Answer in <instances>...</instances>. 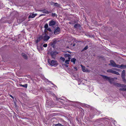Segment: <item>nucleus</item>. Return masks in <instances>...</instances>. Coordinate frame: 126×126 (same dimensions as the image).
I'll use <instances>...</instances> for the list:
<instances>
[{
	"instance_id": "f257e3e1",
	"label": "nucleus",
	"mask_w": 126,
	"mask_h": 126,
	"mask_svg": "<svg viewBox=\"0 0 126 126\" xmlns=\"http://www.w3.org/2000/svg\"><path fill=\"white\" fill-rule=\"evenodd\" d=\"M55 106V103L52 100H48L46 102V106L47 107H53Z\"/></svg>"
},
{
	"instance_id": "f03ea898",
	"label": "nucleus",
	"mask_w": 126,
	"mask_h": 126,
	"mask_svg": "<svg viewBox=\"0 0 126 126\" xmlns=\"http://www.w3.org/2000/svg\"><path fill=\"white\" fill-rule=\"evenodd\" d=\"M101 76L104 79L106 80H108L110 84L112 83V82L114 81V78H110L107 76L102 75H101Z\"/></svg>"
},
{
	"instance_id": "7ed1b4c3",
	"label": "nucleus",
	"mask_w": 126,
	"mask_h": 126,
	"mask_svg": "<svg viewBox=\"0 0 126 126\" xmlns=\"http://www.w3.org/2000/svg\"><path fill=\"white\" fill-rule=\"evenodd\" d=\"M48 62L50 65L56 67L58 65V63L57 61L55 60H52L50 59L48 60Z\"/></svg>"
},
{
	"instance_id": "20e7f679",
	"label": "nucleus",
	"mask_w": 126,
	"mask_h": 126,
	"mask_svg": "<svg viewBox=\"0 0 126 126\" xmlns=\"http://www.w3.org/2000/svg\"><path fill=\"white\" fill-rule=\"evenodd\" d=\"M58 52L55 51H51L50 52V54L52 58L55 59L56 57V55L58 54Z\"/></svg>"
},
{
	"instance_id": "39448f33",
	"label": "nucleus",
	"mask_w": 126,
	"mask_h": 126,
	"mask_svg": "<svg viewBox=\"0 0 126 126\" xmlns=\"http://www.w3.org/2000/svg\"><path fill=\"white\" fill-rule=\"evenodd\" d=\"M60 29L59 27H57L55 28L54 32V33L56 35L59 33L60 32Z\"/></svg>"
},
{
	"instance_id": "423d86ee",
	"label": "nucleus",
	"mask_w": 126,
	"mask_h": 126,
	"mask_svg": "<svg viewBox=\"0 0 126 126\" xmlns=\"http://www.w3.org/2000/svg\"><path fill=\"white\" fill-rule=\"evenodd\" d=\"M44 35V34H42L41 35H40L38 38H37V40L36 41V43H38L41 40L43 39V35Z\"/></svg>"
},
{
	"instance_id": "0eeeda50",
	"label": "nucleus",
	"mask_w": 126,
	"mask_h": 126,
	"mask_svg": "<svg viewBox=\"0 0 126 126\" xmlns=\"http://www.w3.org/2000/svg\"><path fill=\"white\" fill-rule=\"evenodd\" d=\"M50 37L49 36L47 35L46 33H45V35H43V40L44 41H47L49 39Z\"/></svg>"
},
{
	"instance_id": "6e6552de",
	"label": "nucleus",
	"mask_w": 126,
	"mask_h": 126,
	"mask_svg": "<svg viewBox=\"0 0 126 126\" xmlns=\"http://www.w3.org/2000/svg\"><path fill=\"white\" fill-rule=\"evenodd\" d=\"M110 63L108 64L109 65L113 67H115L116 64L113 61L110 60Z\"/></svg>"
},
{
	"instance_id": "1a4fd4ad",
	"label": "nucleus",
	"mask_w": 126,
	"mask_h": 126,
	"mask_svg": "<svg viewBox=\"0 0 126 126\" xmlns=\"http://www.w3.org/2000/svg\"><path fill=\"white\" fill-rule=\"evenodd\" d=\"M37 14H30V15L28 17L29 20L28 21H29L30 20V18H33L34 17L36 16H37Z\"/></svg>"
},
{
	"instance_id": "9d476101",
	"label": "nucleus",
	"mask_w": 126,
	"mask_h": 126,
	"mask_svg": "<svg viewBox=\"0 0 126 126\" xmlns=\"http://www.w3.org/2000/svg\"><path fill=\"white\" fill-rule=\"evenodd\" d=\"M52 42H51L50 43V46H52L53 45H55L58 42L56 39H54L52 41Z\"/></svg>"
},
{
	"instance_id": "9b49d317",
	"label": "nucleus",
	"mask_w": 126,
	"mask_h": 126,
	"mask_svg": "<svg viewBox=\"0 0 126 126\" xmlns=\"http://www.w3.org/2000/svg\"><path fill=\"white\" fill-rule=\"evenodd\" d=\"M56 22L55 21L52 20L49 21V26H51L54 25L56 24Z\"/></svg>"
},
{
	"instance_id": "f8f14e48",
	"label": "nucleus",
	"mask_w": 126,
	"mask_h": 126,
	"mask_svg": "<svg viewBox=\"0 0 126 126\" xmlns=\"http://www.w3.org/2000/svg\"><path fill=\"white\" fill-rule=\"evenodd\" d=\"M21 55L24 59L26 60L27 59L28 57L26 54L24 53H22L21 54Z\"/></svg>"
},
{
	"instance_id": "ddd939ff",
	"label": "nucleus",
	"mask_w": 126,
	"mask_h": 126,
	"mask_svg": "<svg viewBox=\"0 0 126 126\" xmlns=\"http://www.w3.org/2000/svg\"><path fill=\"white\" fill-rule=\"evenodd\" d=\"M125 76V71L124 70H123L122 72L121 77H124Z\"/></svg>"
},
{
	"instance_id": "4468645a",
	"label": "nucleus",
	"mask_w": 126,
	"mask_h": 126,
	"mask_svg": "<svg viewBox=\"0 0 126 126\" xmlns=\"http://www.w3.org/2000/svg\"><path fill=\"white\" fill-rule=\"evenodd\" d=\"M113 84L116 86L120 87V83L114 82L113 83Z\"/></svg>"
},
{
	"instance_id": "2eb2a0df",
	"label": "nucleus",
	"mask_w": 126,
	"mask_h": 126,
	"mask_svg": "<svg viewBox=\"0 0 126 126\" xmlns=\"http://www.w3.org/2000/svg\"><path fill=\"white\" fill-rule=\"evenodd\" d=\"M81 26L78 24H75L74 26V27L75 28H77L80 27Z\"/></svg>"
},
{
	"instance_id": "dca6fc26",
	"label": "nucleus",
	"mask_w": 126,
	"mask_h": 126,
	"mask_svg": "<svg viewBox=\"0 0 126 126\" xmlns=\"http://www.w3.org/2000/svg\"><path fill=\"white\" fill-rule=\"evenodd\" d=\"M89 48L88 45L86 46L81 51V52H83L85 50H86Z\"/></svg>"
},
{
	"instance_id": "f3484780",
	"label": "nucleus",
	"mask_w": 126,
	"mask_h": 126,
	"mask_svg": "<svg viewBox=\"0 0 126 126\" xmlns=\"http://www.w3.org/2000/svg\"><path fill=\"white\" fill-rule=\"evenodd\" d=\"M52 126H64L60 123H58L57 124H54Z\"/></svg>"
},
{
	"instance_id": "a211bd4d",
	"label": "nucleus",
	"mask_w": 126,
	"mask_h": 126,
	"mask_svg": "<svg viewBox=\"0 0 126 126\" xmlns=\"http://www.w3.org/2000/svg\"><path fill=\"white\" fill-rule=\"evenodd\" d=\"M43 10H40L39 11H42L43 13H44L46 14H48L50 12L49 11H48L47 10H46L45 11H43Z\"/></svg>"
},
{
	"instance_id": "6ab92c4d",
	"label": "nucleus",
	"mask_w": 126,
	"mask_h": 126,
	"mask_svg": "<svg viewBox=\"0 0 126 126\" xmlns=\"http://www.w3.org/2000/svg\"><path fill=\"white\" fill-rule=\"evenodd\" d=\"M76 61V59L74 58L71 59V62L73 63L74 64H75Z\"/></svg>"
},
{
	"instance_id": "aec40b11",
	"label": "nucleus",
	"mask_w": 126,
	"mask_h": 126,
	"mask_svg": "<svg viewBox=\"0 0 126 126\" xmlns=\"http://www.w3.org/2000/svg\"><path fill=\"white\" fill-rule=\"evenodd\" d=\"M113 70L111 69H109L107 70V72L109 73H110L113 74Z\"/></svg>"
},
{
	"instance_id": "412c9836",
	"label": "nucleus",
	"mask_w": 126,
	"mask_h": 126,
	"mask_svg": "<svg viewBox=\"0 0 126 126\" xmlns=\"http://www.w3.org/2000/svg\"><path fill=\"white\" fill-rule=\"evenodd\" d=\"M20 86L24 87L25 88H27V84H25L24 85H22V84H20Z\"/></svg>"
},
{
	"instance_id": "4be33fe9",
	"label": "nucleus",
	"mask_w": 126,
	"mask_h": 126,
	"mask_svg": "<svg viewBox=\"0 0 126 126\" xmlns=\"http://www.w3.org/2000/svg\"><path fill=\"white\" fill-rule=\"evenodd\" d=\"M119 90L120 91H126V88H120Z\"/></svg>"
},
{
	"instance_id": "5701e85b",
	"label": "nucleus",
	"mask_w": 126,
	"mask_h": 126,
	"mask_svg": "<svg viewBox=\"0 0 126 126\" xmlns=\"http://www.w3.org/2000/svg\"><path fill=\"white\" fill-rule=\"evenodd\" d=\"M113 74H115L117 75H119L120 74L119 72H116L115 71H114L113 73Z\"/></svg>"
},
{
	"instance_id": "b1692460",
	"label": "nucleus",
	"mask_w": 126,
	"mask_h": 126,
	"mask_svg": "<svg viewBox=\"0 0 126 126\" xmlns=\"http://www.w3.org/2000/svg\"><path fill=\"white\" fill-rule=\"evenodd\" d=\"M64 57L65 58L68 57L69 56H70V54H65L64 55Z\"/></svg>"
},
{
	"instance_id": "393cba45",
	"label": "nucleus",
	"mask_w": 126,
	"mask_h": 126,
	"mask_svg": "<svg viewBox=\"0 0 126 126\" xmlns=\"http://www.w3.org/2000/svg\"><path fill=\"white\" fill-rule=\"evenodd\" d=\"M124 65L123 64H122L121 65H120V68L121 69H124L125 68V66H124Z\"/></svg>"
},
{
	"instance_id": "a878e982",
	"label": "nucleus",
	"mask_w": 126,
	"mask_h": 126,
	"mask_svg": "<svg viewBox=\"0 0 126 126\" xmlns=\"http://www.w3.org/2000/svg\"><path fill=\"white\" fill-rule=\"evenodd\" d=\"M120 87H126V85L120 83Z\"/></svg>"
},
{
	"instance_id": "bb28decb",
	"label": "nucleus",
	"mask_w": 126,
	"mask_h": 126,
	"mask_svg": "<svg viewBox=\"0 0 126 126\" xmlns=\"http://www.w3.org/2000/svg\"><path fill=\"white\" fill-rule=\"evenodd\" d=\"M54 6H57V7H59V5L57 3H55L54 4Z\"/></svg>"
},
{
	"instance_id": "cd10ccee",
	"label": "nucleus",
	"mask_w": 126,
	"mask_h": 126,
	"mask_svg": "<svg viewBox=\"0 0 126 126\" xmlns=\"http://www.w3.org/2000/svg\"><path fill=\"white\" fill-rule=\"evenodd\" d=\"M123 80L125 83H126V80L125 79V77H122Z\"/></svg>"
},
{
	"instance_id": "c85d7f7f",
	"label": "nucleus",
	"mask_w": 126,
	"mask_h": 126,
	"mask_svg": "<svg viewBox=\"0 0 126 126\" xmlns=\"http://www.w3.org/2000/svg\"><path fill=\"white\" fill-rule=\"evenodd\" d=\"M48 26L47 23L44 26V28L45 29H47L48 27Z\"/></svg>"
},
{
	"instance_id": "c756f323",
	"label": "nucleus",
	"mask_w": 126,
	"mask_h": 126,
	"mask_svg": "<svg viewBox=\"0 0 126 126\" xmlns=\"http://www.w3.org/2000/svg\"><path fill=\"white\" fill-rule=\"evenodd\" d=\"M47 30L49 31L50 32H51V33H52V34L53 33V32H52V31H51V29L50 28H47Z\"/></svg>"
},
{
	"instance_id": "7c9ffc66",
	"label": "nucleus",
	"mask_w": 126,
	"mask_h": 126,
	"mask_svg": "<svg viewBox=\"0 0 126 126\" xmlns=\"http://www.w3.org/2000/svg\"><path fill=\"white\" fill-rule=\"evenodd\" d=\"M85 71H86V72H89L90 71V70H88V69L86 68H85Z\"/></svg>"
},
{
	"instance_id": "2f4dec72",
	"label": "nucleus",
	"mask_w": 126,
	"mask_h": 126,
	"mask_svg": "<svg viewBox=\"0 0 126 126\" xmlns=\"http://www.w3.org/2000/svg\"><path fill=\"white\" fill-rule=\"evenodd\" d=\"M82 71H83V72H86V71H85V66H83V67H82Z\"/></svg>"
},
{
	"instance_id": "473e14b6",
	"label": "nucleus",
	"mask_w": 126,
	"mask_h": 126,
	"mask_svg": "<svg viewBox=\"0 0 126 126\" xmlns=\"http://www.w3.org/2000/svg\"><path fill=\"white\" fill-rule=\"evenodd\" d=\"M69 61V60H66L65 61V63H66L65 64H69V63L68 62Z\"/></svg>"
},
{
	"instance_id": "72a5a7b5",
	"label": "nucleus",
	"mask_w": 126,
	"mask_h": 126,
	"mask_svg": "<svg viewBox=\"0 0 126 126\" xmlns=\"http://www.w3.org/2000/svg\"><path fill=\"white\" fill-rule=\"evenodd\" d=\"M52 16L53 17H54L56 16V17H57V15L55 13H52Z\"/></svg>"
},
{
	"instance_id": "f704fd0d",
	"label": "nucleus",
	"mask_w": 126,
	"mask_h": 126,
	"mask_svg": "<svg viewBox=\"0 0 126 126\" xmlns=\"http://www.w3.org/2000/svg\"><path fill=\"white\" fill-rule=\"evenodd\" d=\"M60 59L62 60L63 61H64L65 60V59L64 57H60Z\"/></svg>"
},
{
	"instance_id": "c9c22d12",
	"label": "nucleus",
	"mask_w": 126,
	"mask_h": 126,
	"mask_svg": "<svg viewBox=\"0 0 126 126\" xmlns=\"http://www.w3.org/2000/svg\"><path fill=\"white\" fill-rule=\"evenodd\" d=\"M50 49H49V51H48L47 53V54H49L50 53V51H51L52 50L51 49H52V48H50Z\"/></svg>"
},
{
	"instance_id": "e433bc0d",
	"label": "nucleus",
	"mask_w": 126,
	"mask_h": 126,
	"mask_svg": "<svg viewBox=\"0 0 126 126\" xmlns=\"http://www.w3.org/2000/svg\"><path fill=\"white\" fill-rule=\"evenodd\" d=\"M49 94H51V95H53V96L55 95L54 94L51 92H49Z\"/></svg>"
},
{
	"instance_id": "4c0bfd02",
	"label": "nucleus",
	"mask_w": 126,
	"mask_h": 126,
	"mask_svg": "<svg viewBox=\"0 0 126 126\" xmlns=\"http://www.w3.org/2000/svg\"><path fill=\"white\" fill-rule=\"evenodd\" d=\"M120 65H119L118 64H116V66H115V67L120 68Z\"/></svg>"
},
{
	"instance_id": "58836bf2",
	"label": "nucleus",
	"mask_w": 126,
	"mask_h": 126,
	"mask_svg": "<svg viewBox=\"0 0 126 126\" xmlns=\"http://www.w3.org/2000/svg\"><path fill=\"white\" fill-rule=\"evenodd\" d=\"M55 106H54V107H57V108H62V107H61V106H57V105H56L55 104Z\"/></svg>"
},
{
	"instance_id": "ea45409f",
	"label": "nucleus",
	"mask_w": 126,
	"mask_h": 126,
	"mask_svg": "<svg viewBox=\"0 0 126 126\" xmlns=\"http://www.w3.org/2000/svg\"><path fill=\"white\" fill-rule=\"evenodd\" d=\"M47 46V44H44L43 46L44 47H46Z\"/></svg>"
},
{
	"instance_id": "a19ab883",
	"label": "nucleus",
	"mask_w": 126,
	"mask_h": 126,
	"mask_svg": "<svg viewBox=\"0 0 126 126\" xmlns=\"http://www.w3.org/2000/svg\"><path fill=\"white\" fill-rule=\"evenodd\" d=\"M113 69L114 70H115L116 71H119V69H117V68H113Z\"/></svg>"
},
{
	"instance_id": "79ce46f5",
	"label": "nucleus",
	"mask_w": 126,
	"mask_h": 126,
	"mask_svg": "<svg viewBox=\"0 0 126 126\" xmlns=\"http://www.w3.org/2000/svg\"><path fill=\"white\" fill-rule=\"evenodd\" d=\"M63 66H65L66 67H67L68 66V65L66 64H63Z\"/></svg>"
},
{
	"instance_id": "37998d69",
	"label": "nucleus",
	"mask_w": 126,
	"mask_h": 126,
	"mask_svg": "<svg viewBox=\"0 0 126 126\" xmlns=\"http://www.w3.org/2000/svg\"><path fill=\"white\" fill-rule=\"evenodd\" d=\"M102 121L100 119H98V120H96V122H101Z\"/></svg>"
},
{
	"instance_id": "c03bdc74",
	"label": "nucleus",
	"mask_w": 126,
	"mask_h": 126,
	"mask_svg": "<svg viewBox=\"0 0 126 126\" xmlns=\"http://www.w3.org/2000/svg\"><path fill=\"white\" fill-rule=\"evenodd\" d=\"M71 55H70V56H69V57H68V60H69V61H70V59H71Z\"/></svg>"
},
{
	"instance_id": "a18cd8bd",
	"label": "nucleus",
	"mask_w": 126,
	"mask_h": 126,
	"mask_svg": "<svg viewBox=\"0 0 126 126\" xmlns=\"http://www.w3.org/2000/svg\"><path fill=\"white\" fill-rule=\"evenodd\" d=\"M54 2L53 1H51L50 2V3L51 5H54Z\"/></svg>"
},
{
	"instance_id": "49530a36",
	"label": "nucleus",
	"mask_w": 126,
	"mask_h": 126,
	"mask_svg": "<svg viewBox=\"0 0 126 126\" xmlns=\"http://www.w3.org/2000/svg\"><path fill=\"white\" fill-rule=\"evenodd\" d=\"M48 82H49V83H51L53 85H54V86H55V85L53 84V83H52L51 82V81H48Z\"/></svg>"
},
{
	"instance_id": "de8ad7c7",
	"label": "nucleus",
	"mask_w": 126,
	"mask_h": 126,
	"mask_svg": "<svg viewBox=\"0 0 126 126\" xmlns=\"http://www.w3.org/2000/svg\"><path fill=\"white\" fill-rule=\"evenodd\" d=\"M44 34H44L45 35V33H46L47 34V35L48 34V32H45V33H43Z\"/></svg>"
},
{
	"instance_id": "09e8293b",
	"label": "nucleus",
	"mask_w": 126,
	"mask_h": 126,
	"mask_svg": "<svg viewBox=\"0 0 126 126\" xmlns=\"http://www.w3.org/2000/svg\"><path fill=\"white\" fill-rule=\"evenodd\" d=\"M52 46V47L54 48H55V45H53L52 46Z\"/></svg>"
},
{
	"instance_id": "8fccbe9b",
	"label": "nucleus",
	"mask_w": 126,
	"mask_h": 126,
	"mask_svg": "<svg viewBox=\"0 0 126 126\" xmlns=\"http://www.w3.org/2000/svg\"><path fill=\"white\" fill-rule=\"evenodd\" d=\"M74 68L75 69H76V71H77L78 70V69H77V67H76L75 66L74 67Z\"/></svg>"
},
{
	"instance_id": "3c124183",
	"label": "nucleus",
	"mask_w": 126,
	"mask_h": 126,
	"mask_svg": "<svg viewBox=\"0 0 126 126\" xmlns=\"http://www.w3.org/2000/svg\"><path fill=\"white\" fill-rule=\"evenodd\" d=\"M10 96L11 98H12L13 99H14V97L12 95H10Z\"/></svg>"
},
{
	"instance_id": "603ef678",
	"label": "nucleus",
	"mask_w": 126,
	"mask_h": 126,
	"mask_svg": "<svg viewBox=\"0 0 126 126\" xmlns=\"http://www.w3.org/2000/svg\"><path fill=\"white\" fill-rule=\"evenodd\" d=\"M46 29H45V30H44V33H45V32H47V31Z\"/></svg>"
},
{
	"instance_id": "864d4df0",
	"label": "nucleus",
	"mask_w": 126,
	"mask_h": 126,
	"mask_svg": "<svg viewBox=\"0 0 126 126\" xmlns=\"http://www.w3.org/2000/svg\"><path fill=\"white\" fill-rule=\"evenodd\" d=\"M45 15L44 14H41L40 15V16H45Z\"/></svg>"
},
{
	"instance_id": "5fc2aeb1",
	"label": "nucleus",
	"mask_w": 126,
	"mask_h": 126,
	"mask_svg": "<svg viewBox=\"0 0 126 126\" xmlns=\"http://www.w3.org/2000/svg\"><path fill=\"white\" fill-rule=\"evenodd\" d=\"M67 52L70 53H71V52H70V51H67Z\"/></svg>"
},
{
	"instance_id": "6e6d98bb",
	"label": "nucleus",
	"mask_w": 126,
	"mask_h": 126,
	"mask_svg": "<svg viewBox=\"0 0 126 126\" xmlns=\"http://www.w3.org/2000/svg\"><path fill=\"white\" fill-rule=\"evenodd\" d=\"M75 45H76V44H73V47H74V46H75Z\"/></svg>"
},
{
	"instance_id": "4d7b16f0",
	"label": "nucleus",
	"mask_w": 126,
	"mask_h": 126,
	"mask_svg": "<svg viewBox=\"0 0 126 126\" xmlns=\"http://www.w3.org/2000/svg\"><path fill=\"white\" fill-rule=\"evenodd\" d=\"M37 49L39 51V48L38 47H37Z\"/></svg>"
},
{
	"instance_id": "13d9d810",
	"label": "nucleus",
	"mask_w": 126,
	"mask_h": 126,
	"mask_svg": "<svg viewBox=\"0 0 126 126\" xmlns=\"http://www.w3.org/2000/svg\"><path fill=\"white\" fill-rule=\"evenodd\" d=\"M40 48H41V49L42 50V48H43V47H40Z\"/></svg>"
},
{
	"instance_id": "bf43d9fd",
	"label": "nucleus",
	"mask_w": 126,
	"mask_h": 126,
	"mask_svg": "<svg viewBox=\"0 0 126 126\" xmlns=\"http://www.w3.org/2000/svg\"><path fill=\"white\" fill-rule=\"evenodd\" d=\"M80 66L81 67H83V66L82 64L80 65Z\"/></svg>"
},
{
	"instance_id": "052dcab7",
	"label": "nucleus",
	"mask_w": 126,
	"mask_h": 126,
	"mask_svg": "<svg viewBox=\"0 0 126 126\" xmlns=\"http://www.w3.org/2000/svg\"><path fill=\"white\" fill-rule=\"evenodd\" d=\"M124 66H125V68L126 67V64L124 65Z\"/></svg>"
},
{
	"instance_id": "680f3d73",
	"label": "nucleus",
	"mask_w": 126,
	"mask_h": 126,
	"mask_svg": "<svg viewBox=\"0 0 126 126\" xmlns=\"http://www.w3.org/2000/svg\"><path fill=\"white\" fill-rule=\"evenodd\" d=\"M114 79H117V78H114Z\"/></svg>"
},
{
	"instance_id": "e2e57ef3",
	"label": "nucleus",
	"mask_w": 126,
	"mask_h": 126,
	"mask_svg": "<svg viewBox=\"0 0 126 126\" xmlns=\"http://www.w3.org/2000/svg\"><path fill=\"white\" fill-rule=\"evenodd\" d=\"M69 24H71V23L70 22H69Z\"/></svg>"
},
{
	"instance_id": "0e129e2a",
	"label": "nucleus",
	"mask_w": 126,
	"mask_h": 126,
	"mask_svg": "<svg viewBox=\"0 0 126 126\" xmlns=\"http://www.w3.org/2000/svg\"><path fill=\"white\" fill-rule=\"evenodd\" d=\"M67 48H69V47H67Z\"/></svg>"
},
{
	"instance_id": "69168bd1",
	"label": "nucleus",
	"mask_w": 126,
	"mask_h": 126,
	"mask_svg": "<svg viewBox=\"0 0 126 126\" xmlns=\"http://www.w3.org/2000/svg\"><path fill=\"white\" fill-rule=\"evenodd\" d=\"M67 52V51H65V52H65V53H66Z\"/></svg>"
},
{
	"instance_id": "338daca9",
	"label": "nucleus",
	"mask_w": 126,
	"mask_h": 126,
	"mask_svg": "<svg viewBox=\"0 0 126 126\" xmlns=\"http://www.w3.org/2000/svg\"><path fill=\"white\" fill-rule=\"evenodd\" d=\"M26 18V17L25 18V19Z\"/></svg>"
},
{
	"instance_id": "774afa93",
	"label": "nucleus",
	"mask_w": 126,
	"mask_h": 126,
	"mask_svg": "<svg viewBox=\"0 0 126 126\" xmlns=\"http://www.w3.org/2000/svg\"><path fill=\"white\" fill-rule=\"evenodd\" d=\"M56 99H58L57 98V97H56Z\"/></svg>"
}]
</instances>
